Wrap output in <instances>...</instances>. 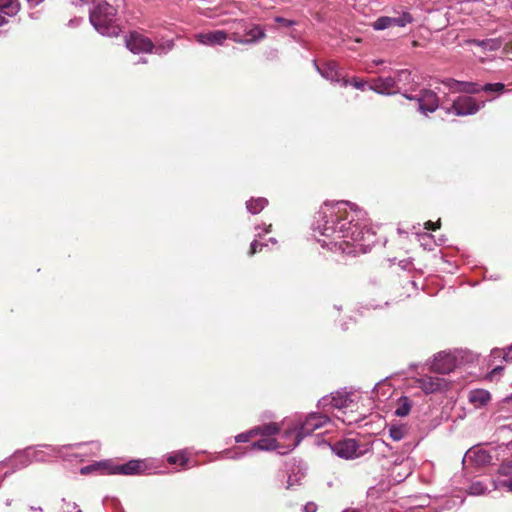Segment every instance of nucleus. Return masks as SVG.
<instances>
[{"mask_svg":"<svg viewBox=\"0 0 512 512\" xmlns=\"http://www.w3.org/2000/svg\"><path fill=\"white\" fill-rule=\"evenodd\" d=\"M312 229L322 247L345 254L366 253L376 242L372 228L364 223V213L344 201L325 203Z\"/></svg>","mask_w":512,"mask_h":512,"instance_id":"f257e3e1","label":"nucleus"},{"mask_svg":"<svg viewBox=\"0 0 512 512\" xmlns=\"http://www.w3.org/2000/svg\"><path fill=\"white\" fill-rule=\"evenodd\" d=\"M118 9L106 1H100L90 10V23L103 36L117 37L121 28L118 24Z\"/></svg>","mask_w":512,"mask_h":512,"instance_id":"f03ea898","label":"nucleus"},{"mask_svg":"<svg viewBox=\"0 0 512 512\" xmlns=\"http://www.w3.org/2000/svg\"><path fill=\"white\" fill-rule=\"evenodd\" d=\"M329 421V418L321 413H310L306 416L304 421L299 422L293 429V431H288L286 436H289L291 433L296 434V441L290 446V449H294L300 441L310 435L316 429L324 426Z\"/></svg>","mask_w":512,"mask_h":512,"instance_id":"7ed1b4c3","label":"nucleus"},{"mask_svg":"<svg viewBox=\"0 0 512 512\" xmlns=\"http://www.w3.org/2000/svg\"><path fill=\"white\" fill-rule=\"evenodd\" d=\"M485 106V101L477 100L471 96L457 97L451 107L446 109L447 114H454L456 116H469L474 115Z\"/></svg>","mask_w":512,"mask_h":512,"instance_id":"20e7f679","label":"nucleus"},{"mask_svg":"<svg viewBox=\"0 0 512 512\" xmlns=\"http://www.w3.org/2000/svg\"><path fill=\"white\" fill-rule=\"evenodd\" d=\"M82 444L75 445H64V446H52V445H41L32 451V456L36 461L44 462L56 458H67L70 456L66 451L74 447H81Z\"/></svg>","mask_w":512,"mask_h":512,"instance_id":"39448f33","label":"nucleus"},{"mask_svg":"<svg viewBox=\"0 0 512 512\" xmlns=\"http://www.w3.org/2000/svg\"><path fill=\"white\" fill-rule=\"evenodd\" d=\"M405 97L409 100H415L417 102L418 111L428 116V114L435 112L439 108V98L437 94L429 89H423L416 96Z\"/></svg>","mask_w":512,"mask_h":512,"instance_id":"423d86ee","label":"nucleus"},{"mask_svg":"<svg viewBox=\"0 0 512 512\" xmlns=\"http://www.w3.org/2000/svg\"><path fill=\"white\" fill-rule=\"evenodd\" d=\"M239 25L243 29L244 34L232 33L231 38L235 42L250 44L258 42L265 37V32L259 25H247L245 23H239Z\"/></svg>","mask_w":512,"mask_h":512,"instance_id":"0eeeda50","label":"nucleus"},{"mask_svg":"<svg viewBox=\"0 0 512 512\" xmlns=\"http://www.w3.org/2000/svg\"><path fill=\"white\" fill-rule=\"evenodd\" d=\"M335 455L343 459H354L360 456L359 444L355 439L347 438L330 445Z\"/></svg>","mask_w":512,"mask_h":512,"instance_id":"6e6552de","label":"nucleus"},{"mask_svg":"<svg viewBox=\"0 0 512 512\" xmlns=\"http://www.w3.org/2000/svg\"><path fill=\"white\" fill-rule=\"evenodd\" d=\"M125 42L127 49L134 54L153 52L154 44L152 40L138 32L130 33Z\"/></svg>","mask_w":512,"mask_h":512,"instance_id":"1a4fd4ad","label":"nucleus"},{"mask_svg":"<svg viewBox=\"0 0 512 512\" xmlns=\"http://www.w3.org/2000/svg\"><path fill=\"white\" fill-rule=\"evenodd\" d=\"M146 470V464L142 460H130L124 464L108 462V474L137 475Z\"/></svg>","mask_w":512,"mask_h":512,"instance_id":"9d476101","label":"nucleus"},{"mask_svg":"<svg viewBox=\"0 0 512 512\" xmlns=\"http://www.w3.org/2000/svg\"><path fill=\"white\" fill-rule=\"evenodd\" d=\"M314 66L319 74L331 83H340L344 87L348 85V80L342 78L339 66L336 62L328 61L319 66L317 62L314 61Z\"/></svg>","mask_w":512,"mask_h":512,"instance_id":"9b49d317","label":"nucleus"},{"mask_svg":"<svg viewBox=\"0 0 512 512\" xmlns=\"http://www.w3.org/2000/svg\"><path fill=\"white\" fill-rule=\"evenodd\" d=\"M279 432V426L276 423H268L262 426L255 427L248 432L238 434L235 437L236 442H248L252 436L263 435L271 436Z\"/></svg>","mask_w":512,"mask_h":512,"instance_id":"f8f14e48","label":"nucleus"},{"mask_svg":"<svg viewBox=\"0 0 512 512\" xmlns=\"http://www.w3.org/2000/svg\"><path fill=\"white\" fill-rule=\"evenodd\" d=\"M430 368L436 373L448 374L455 368V358L451 354L440 352L434 357Z\"/></svg>","mask_w":512,"mask_h":512,"instance_id":"ddd939ff","label":"nucleus"},{"mask_svg":"<svg viewBox=\"0 0 512 512\" xmlns=\"http://www.w3.org/2000/svg\"><path fill=\"white\" fill-rule=\"evenodd\" d=\"M227 38L228 35L223 30L209 31L206 33H199L196 35V40L200 44L207 46L222 45Z\"/></svg>","mask_w":512,"mask_h":512,"instance_id":"4468645a","label":"nucleus"},{"mask_svg":"<svg viewBox=\"0 0 512 512\" xmlns=\"http://www.w3.org/2000/svg\"><path fill=\"white\" fill-rule=\"evenodd\" d=\"M418 384L426 394L441 391L446 387L445 380L438 376H424L418 379Z\"/></svg>","mask_w":512,"mask_h":512,"instance_id":"2eb2a0df","label":"nucleus"},{"mask_svg":"<svg viewBox=\"0 0 512 512\" xmlns=\"http://www.w3.org/2000/svg\"><path fill=\"white\" fill-rule=\"evenodd\" d=\"M330 402L331 407L337 409L348 408L353 402L352 395L347 392H337L332 394L330 398L323 397L320 400V404L326 406Z\"/></svg>","mask_w":512,"mask_h":512,"instance_id":"dca6fc26","label":"nucleus"},{"mask_svg":"<svg viewBox=\"0 0 512 512\" xmlns=\"http://www.w3.org/2000/svg\"><path fill=\"white\" fill-rule=\"evenodd\" d=\"M373 90L379 94H394L398 91L397 81L393 76L378 77L373 82Z\"/></svg>","mask_w":512,"mask_h":512,"instance_id":"f3484780","label":"nucleus"},{"mask_svg":"<svg viewBox=\"0 0 512 512\" xmlns=\"http://www.w3.org/2000/svg\"><path fill=\"white\" fill-rule=\"evenodd\" d=\"M445 84L452 90L468 94H477L481 92V85L474 82L457 81L454 79H448Z\"/></svg>","mask_w":512,"mask_h":512,"instance_id":"a211bd4d","label":"nucleus"},{"mask_svg":"<svg viewBox=\"0 0 512 512\" xmlns=\"http://www.w3.org/2000/svg\"><path fill=\"white\" fill-rule=\"evenodd\" d=\"M469 401L475 407L485 406L491 399L490 393L483 389H475L469 392Z\"/></svg>","mask_w":512,"mask_h":512,"instance_id":"6ab92c4d","label":"nucleus"},{"mask_svg":"<svg viewBox=\"0 0 512 512\" xmlns=\"http://www.w3.org/2000/svg\"><path fill=\"white\" fill-rule=\"evenodd\" d=\"M469 43L481 47L484 51H496L502 47V40L499 38H490L484 40L473 39Z\"/></svg>","mask_w":512,"mask_h":512,"instance_id":"aec40b11","label":"nucleus"},{"mask_svg":"<svg viewBox=\"0 0 512 512\" xmlns=\"http://www.w3.org/2000/svg\"><path fill=\"white\" fill-rule=\"evenodd\" d=\"M411 473L409 461L395 465L392 469V477L394 481L401 482Z\"/></svg>","mask_w":512,"mask_h":512,"instance_id":"412c9836","label":"nucleus"},{"mask_svg":"<svg viewBox=\"0 0 512 512\" xmlns=\"http://www.w3.org/2000/svg\"><path fill=\"white\" fill-rule=\"evenodd\" d=\"M20 10L18 0H0V12L7 16H15Z\"/></svg>","mask_w":512,"mask_h":512,"instance_id":"4be33fe9","label":"nucleus"},{"mask_svg":"<svg viewBox=\"0 0 512 512\" xmlns=\"http://www.w3.org/2000/svg\"><path fill=\"white\" fill-rule=\"evenodd\" d=\"M278 446H277V442L274 438H271V437H266V438H262L258 441H255L254 443H252V445L250 446V450H266V451H269V450H275L277 449Z\"/></svg>","mask_w":512,"mask_h":512,"instance_id":"5701e85b","label":"nucleus"},{"mask_svg":"<svg viewBox=\"0 0 512 512\" xmlns=\"http://www.w3.org/2000/svg\"><path fill=\"white\" fill-rule=\"evenodd\" d=\"M267 203L268 201L265 198L251 199L246 202V208L250 213L257 214L264 209Z\"/></svg>","mask_w":512,"mask_h":512,"instance_id":"b1692460","label":"nucleus"},{"mask_svg":"<svg viewBox=\"0 0 512 512\" xmlns=\"http://www.w3.org/2000/svg\"><path fill=\"white\" fill-rule=\"evenodd\" d=\"M393 77L396 78L397 81V89H400V86H406L412 82L411 72L407 69L397 70Z\"/></svg>","mask_w":512,"mask_h":512,"instance_id":"393cba45","label":"nucleus"},{"mask_svg":"<svg viewBox=\"0 0 512 512\" xmlns=\"http://www.w3.org/2000/svg\"><path fill=\"white\" fill-rule=\"evenodd\" d=\"M411 410V401L408 397L403 396L398 400L395 414L400 417L407 416Z\"/></svg>","mask_w":512,"mask_h":512,"instance_id":"a878e982","label":"nucleus"},{"mask_svg":"<svg viewBox=\"0 0 512 512\" xmlns=\"http://www.w3.org/2000/svg\"><path fill=\"white\" fill-rule=\"evenodd\" d=\"M98 470H101L103 471L104 473H107L108 474V462L107 461H104V462H96L94 464H91V465H87V466H84L80 469V473L82 475H87L89 473H92L94 471H98Z\"/></svg>","mask_w":512,"mask_h":512,"instance_id":"bb28decb","label":"nucleus"},{"mask_svg":"<svg viewBox=\"0 0 512 512\" xmlns=\"http://www.w3.org/2000/svg\"><path fill=\"white\" fill-rule=\"evenodd\" d=\"M174 47V41L173 40H164L156 45L154 44L153 52L158 55H164L167 54L169 51H171Z\"/></svg>","mask_w":512,"mask_h":512,"instance_id":"cd10ccee","label":"nucleus"},{"mask_svg":"<svg viewBox=\"0 0 512 512\" xmlns=\"http://www.w3.org/2000/svg\"><path fill=\"white\" fill-rule=\"evenodd\" d=\"M392 26L405 27L413 22V17L409 12H403L399 17H391Z\"/></svg>","mask_w":512,"mask_h":512,"instance_id":"c85d7f7f","label":"nucleus"},{"mask_svg":"<svg viewBox=\"0 0 512 512\" xmlns=\"http://www.w3.org/2000/svg\"><path fill=\"white\" fill-rule=\"evenodd\" d=\"M481 91L486 93H495L497 95L502 94L505 91V85L503 83H486L481 86Z\"/></svg>","mask_w":512,"mask_h":512,"instance_id":"c756f323","label":"nucleus"},{"mask_svg":"<svg viewBox=\"0 0 512 512\" xmlns=\"http://www.w3.org/2000/svg\"><path fill=\"white\" fill-rule=\"evenodd\" d=\"M167 461L172 465L180 464L181 466H185L188 462V457L184 451H179L169 455Z\"/></svg>","mask_w":512,"mask_h":512,"instance_id":"7c9ffc66","label":"nucleus"},{"mask_svg":"<svg viewBox=\"0 0 512 512\" xmlns=\"http://www.w3.org/2000/svg\"><path fill=\"white\" fill-rule=\"evenodd\" d=\"M392 26V22H391V17H388V16H382V17H379L376 21H374V23L372 24V27L379 31V30H384L386 28H389Z\"/></svg>","mask_w":512,"mask_h":512,"instance_id":"2f4dec72","label":"nucleus"},{"mask_svg":"<svg viewBox=\"0 0 512 512\" xmlns=\"http://www.w3.org/2000/svg\"><path fill=\"white\" fill-rule=\"evenodd\" d=\"M486 491H488V488L480 481L473 482L469 487V494L471 495H483Z\"/></svg>","mask_w":512,"mask_h":512,"instance_id":"473e14b6","label":"nucleus"},{"mask_svg":"<svg viewBox=\"0 0 512 512\" xmlns=\"http://www.w3.org/2000/svg\"><path fill=\"white\" fill-rule=\"evenodd\" d=\"M491 356L494 358L502 356L505 361H512V345L509 346L505 351H502L500 349L492 350Z\"/></svg>","mask_w":512,"mask_h":512,"instance_id":"72a5a7b5","label":"nucleus"},{"mask_svg":"<svg viewBox=\"0 0 512 512\" xmlns=\"http://www.w3.org/2000/svg\"><path fill=\"white\" fill-rule=\"evenodd\" d=\"M389 433L393 440L399 441V440L403 439V437L405 435V430L402 427L393 426L390 428Z\"/></svg>","mask_w":512,"mask_h":512,"instance_id":"f704fd0d","label":"nucleus"},{"mask_svg":"<svg viewBox=\"0 0 512 512\" xmlns=\"http://www.w3.org/2000/svg\"><path fill=\"white\" fill-rule=\"evenodd\" d=\"M494 489L506 488L509 492H512V479L510 480H500L497 482H493Z\"/></svg>","mask_w":512,"mask_h":512,"instance_id":"c9c22d12","label":"nucleus"},{"mask_svg":"<svg viewBox=\"0 0 512 512\" xmlns=\"http://www.w3.org/2000/svg\"><path fill=\"white\" fill-rule=\"evenodd\" d=\"M65 506H63V509L65 512H82L78 505L74 502H65V500H63Z\"/></svg>","mask_w":512,"mask_h":512,"instance_id":"e433bc0d","label":"nucleus"},{"mask_svg":"<svg viewBox=\"0 0 512 512\" xmlns=\"http://www.w3.org/2000/svg\"><path fill=\"white\" fill-rule=\"evenodd\" d=\"M500 474L502 475H512V460L508 463H504L501 465L499 469Z\"/></svg>","mask_w":512,"mask_h":512,"instance_id":"4c0bfd02","label":"nucleus"},{"mask_svg":"<svg viewBox=\"0 0 512 512\" xmlns=\"http://www.w3.org/2000/svg\"><path fill=\"white\" fill-rule=\"evenodd\" d=\"M263 246H264L263 243H260L257 240H254L250 245L249 255L251 256V255H254L256 252L261 251Z\"/></svg>","mask_w":512,"mask_h":512,"instance_id":"58836bf2","label":"nucleus"},{"mask_svg":"<svg viewBox=\"0 0 512 512\" xmlns=\"http://www.w3.org/2000/svg\"><path fill=\"white\" fill-rule=\"evenodd\" d=\"M275 21L283 26H286V27H291V26L295 25V21L286 19V18H283L280 16L276 17Z\"/></svg>","mask_w":512,"mask_h":512,"instance_id":"ea45409f","label":"nucleus"},{"mask_svg":"<svg viewBox=\"0 0 512 512\" xmlns=\"http://www.w3.org/2000/svg\"><path fill=\"white\" fill-rule=\"evenodd\" d=\"M439 227H440L439 222L434 223V222H432V221H427V222L425 223V229H427V230H436V229H438Z\"/></svg>","mask_w":512,"mask_h":512,"instance_id":"a19ab883","label":"nucleus"},{"mask_svg":"<svg viewBox=\"0 0 512 512\" xmlns=\"http://www.w3.org/2000/svg\"><path fill=\"white\" fill-rule=\"evenodd\" d=\"M348 84L353 85L357 89H363L365 87V82L359 81L357 79H353L351 82L348 81Z\"/></svg>","mask_w":512,"mask_h":512,"instance_id":"79ce46f5","label":"nucleus"},{"mask_svg":"<svg viewBox=\"0 0 512 512\" xmlns=\"http://www.w3.org/2000/svg\"><path fill=\"white\" fill-rule=\"evenodd\" d=\"M305 512H316V505L314 503H307L304 506Z\"/></svg>","mask_w":512,"mask_h":512,"instance_id":"37998d69","label":"nucleus"},{"mask_svg":"<svg viewBox=\"0 0 512 512\" xmlns=\"http://www.w3.org/2000/svg\"><path fill=\"white\" fill-rule=\"evenodd\" d=\"M27 3L31 6V7H34V6H37L39 5L40 3H42L44 0H26Z\"/></svg>","mask_w":512,"mask_h":512,"instance_id":"c03bdc74","label":"nucleus"},{"mask_svg":"<svg viewBox=\"0 0 512 512\" xmlns=\"http://www.w3.org/2000/svg\"><path fill=\"white\" fill-rule=\"evenodd\" d=\"M475 454L478 455V457L480 458L481 461H484L485 458L487 457V454L484 451L475 452Z\"/></svg>","mask_w":512,"mask_h":512,"instance_id":"a18cd8bd","label":"nucleus"},{"mask_svg":"<svg viewBox=\"0 0 512 512\" xmlns=\"http://www.w3.org/2000/svg\"><path fill=\"white\" fill-rule=\"evenodd\" d=\"M503 370L502 367L497 366L492 370V374L500 373Z\"/></svg>","mask_w":512,"mask_h":512,"instance_id":"49530a36","label":"nucleus"},{"mask_svg":"<svg viewBox=\"0 0 512 512\" xmlns=\"http://www.w3.org/2000/svg\"><path fill=\"white\" fill-rule=\"evenodd\" d=\"M342 512H360V511L355 508H348V509L343 510Z\"/></svg>","mask_w":512,"mask_h":512,"instance_id":"de8ad7c7","label":"nucleus"},{"mask_svg":"<svg viewBox=\"0 0 512 512\" xmlns=\"http://www.w3.org/2000/svg\"><path fill=\"white\" fill-rule=\"evenodd\" d=\"M6 23L5 18L0 14V26L4 25Z\"/></svg>","mask_w":512,"mask_h":512,"instance_id":"09e8293b","label":"nucleus"},{"mask_svg":"<svg viewBox=\"0 0 512 512\" xmlns=\"http://www.w3.org/2000/svg\"><path fill=\"white\" fill-rule=\"evenodd\" d=\"M33 512H43L41 508L32 507Z\"/></svg>","mask_w":512,"mask_h":512,"instance_id":"8fccbe9b","label":"nucleus"},{"mask_svg":"<svg viewBox=\"0 0 512 512\" xmlns=\"http://www.w3.org/2000/svg\"><path fill=\"white\" fill-rule=\"evenodd\" d=\"M374 63L375 65H380L383 63V60H375Z\"/></svg>","mask_w":512,"mask_h":512,"instance_id":"3c124183","label":"nucleus"},{"mask_svg":"<svg viewBox=\"0 0 512 512\" xmlns=\"http://www.w3.org/2000/svg\"><path fill=\"white\" fill-rule=\"evenodd\" d=\"M91 444L94 446V448H95V449H97V450L99 449V444H98V443H94V442H93V443H91Z\"/></svg>","mask_w":512,"mask_h":512,"instance_id":"603ef678","label":"nucleus"},{"mask_svg":"<svg viewBox=\"0 0 512 512\" xmlns=\"http://www.w3.org/2000/svg\"><path fill=\"white\" fill-rule=\"evenodd\" d=\"M270 227H271V225H268V226L265 228V233L270 232Z\"/></svg>","mask_w":512,"mask_h":512,"instance_id":"864d4df0","label":"nucleus"},{"mask_svg":"<svg viewBox=\"0 0 512 512\" xmlns=\"http://www.w3.org/2000/svg\"><path fill=\"white\" fill-rule=\"evenodd\" d=\"M76 22H78V20H77V19H75V20H71V21H70V24H71V25H75V23H76Z\"/></svg>","mask_w":512,"mask_h":512,"instance_id":"5fc2aeb1","label":"nucleus"},{"mask_svg":"<svg viewBox=\"0 0 512 512\" xmlns=\"http://www.w3.org/2000/svg\"><path fill=\"white\" fill-rule=\"evenodd\" d=\"M269 241L272 242L273 244H275L277 242L276 239H274V238H270Z\"/></svg>","mask_w":512,"mask_h":512,"instance_id":"6e6d98bb","label":"nucleus"}]
</instances>
